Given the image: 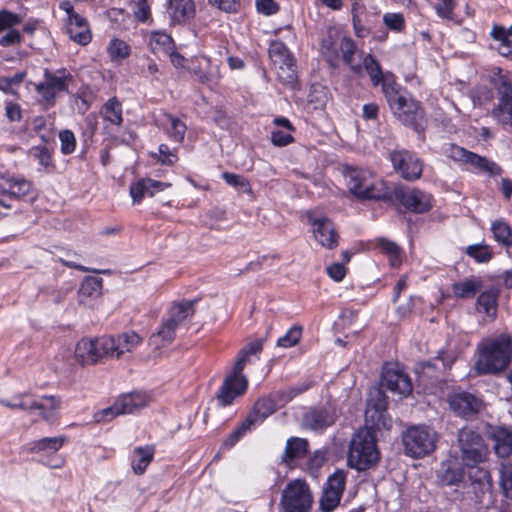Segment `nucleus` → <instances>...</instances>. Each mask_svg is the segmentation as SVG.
I'll return each mask as SVG.
<instances>
[{"mask_svg":"<svg viewBox=\"0 0 512 512\" xmlns=\"http://www.w3.org/2000/svg\"><path fill=\"white\" fill-rule=\"evenodd\" d=\"M384 96L394 116L404 125L422 131L426 125L424 111L412 97L401 92V86L391 78L384 85Z\"/></svg>","mask_w":512,"mask_h":512,"instance_id":"1","label":"nucleus"},{"mask_svg":"<svg viewBox=\"0 0 512 512\" xmlns=\"http://www.w3.org/2000/svg\"><path fill=\"white\" fill-rule=\"evenodd\" d=\"M343 175L349 191L361 200H390L386 182L373 171L346 165Z\"/></svg>","mask_w":512,"mask_h":512,"instance_id":"2","label":"nucleus"},{"mask_svg":"<svg viewBox=\"0 0 512 512\" xmlns=\"http://www.w3.org/2000/svg\"><path fill=\"white\" fill-rule=\"evenodd\" d=\"M479 358L475 369L479 374H495L503 371L512 359V337L500 334L478 345Z\"/></svg>","mask_w":512,"mask_h":512,"instance_id":"3","label":"nucleus"},{"mask_svg":"<svg viewBox=\"0 0 512 512\" xmlns=\"http://www.w3.org/2000/svg\"><path fill=\"white\" fill-rule=\"evenodd\" d=\"M380 453L373 432L359 429L352 437L348 453V464L358 471H365L377 464Z\"/></svg>","mask_w":512,"mask_h":512,"instance_id":"4","label":"nucleus"},{"mask_svg":"<svg viewBox=\"0 0 512 512\" xmlns=\"http://www.w3.org/2000/svg\"><path fill=\"white\" fill-rule=\"evenodd\" d=\"M1 404L11 409L38 410L43 420L53 423L61 405V398L54 395H43L40 399H35L29 394H19L10 401L1 400Z\"/></svg>","mask_w":512,"mask_h":512,"instance_id":"5","label":"nucleus"},{"mask_svg":"<svg viewBox=\"0 0 512 512\" xmlns=\"http://www.w3.org/2000/svg\"><path fill=\"white\" fill-rule=\"evenodd\" d=\"M72 79V75L66 69H59L55 72L45 69L43 80L35 86L39 103L45 109L54 107L57 95L68 92Z\"/></svg>","mask_w":512,"mask_h":512,"instance_id":"6","label":"nucleus"},{"mask_svg":"<svg viewBox=\"0 0 512 512\" xmlns=\"http://www.w3.org/2000/svg\"><path fill=\"white\" fill-rule=\"evenodd\" d=\"M402 440L406 455L421 458L434 451L437 433L425 425L412 426L403 433Z\"/></svg>","mask_w":512,"mask_h":512,"instance_id":"7","label":"nucleus"},{"mask_svg":"<svg viewBox=\"0 0 512 512\" xmlns=\"http://www.w3.org/2000/svg\"><path fill=\"white\" fill-rule=\"evenodd\" d=\"M59 9L65 12L62 18L64 32L75 43L86 46L92 40V33L88 20L75 11L73 4L64 0L59 3Z\"/></svg>","mask_w":512,"mask_h":512,"instance_id":"8","label":"nucleus"},{"mask_svg":"<svg viewBox=\"0 0 512 512\" xmlns=\"http://www.w3.org/2000/svg\"><path fill=\"white\" fill-rule=\"evenodd\" d=\"M313 503V496L309 485L300 479L289 482L284 488L280 509L281 512H309Z\"/></svg>","mask_w":512,"mask_h":512,"instance_id":"9","label":"nucleus"},{"mask_svg":"<svg viewBox=\"0 0 512 512\" xmlns=\"http://www.w3.org/2000/svg\"><path fill=\"white\" fill-rule=\"evenodd\" d=\"M276 409L277 404L271 396L259 398L247 418L224 441V445L229 448L234 446L247 431L261 424L267 417L272 415Z\"/></svg>","mask_w":512,"mask_h":512,"instance_id":"10","label":"nucleus"},{"mask_svg":"<svg viewBox=\"0 0 512 512\" xmlns=\"http://www.w3.org/2000/svg\"><path fill=\"white\" fill-rule=\"evenodd\" d=\"M461 459L465 466L474 468L486 458L487 448L482 436L471 428H463L458 433Z\"/></svg>","mask_w":512,"mask_h":512,"instance_id":"11","label":"nucleus"},{"mask_svg":"<svg viewBox=\"0 0 512 512\" xmlns=\"http://www.w3.org/2000/svg\"><path fill=\"white\" fill-rule=\"evenodd\" d=\"M389 159L394 170L406 180H416L422 175V163L413 152L405 149L393 150L389 152Z\"/></svg>","mask_w":512,"mask_h":512,"instance_id":"12","label":"nucleus"},{"mask_svg":"<svg viewBox=\"0 0 512 512\" xmlns=\"http://www.w3.org/2000/svg\"><path fill=\"white\" fill-rule=\"evenodd\" d=\"M143 338L134 331L120 333L116 336H104L100 343L108 353V358L119 359L124 353L134 351L141 345Z\"/></svg>","mask_w":512,"mask_h":512,"instance_id":"13","label":"nucleus"},{"mask_svg":"<svg viewBox=\"0 0 512 512\" xmlns=\"http://www.w3.org/2000/svg\"><path fill=\"white\" fill-rule=\"evenodd\" d=\"M243 371H238L237 366L234 365L233 370L229 373L217 393V400L221 406L231 405L234 400L242 396L248 387V380L242 374Z\"/></svg>","mask_w":512,"mask_h":512,"instance_id":"14","label":"nucleus"},{"mask_svg":"<svg viewBox=\"0 0 512 512\" xmlns=\"http://www.w3.org/2000/svg\"><path fill=\"white\" fill-rule=\"evenodd\" d=\"M345 484L346 472L344 470H337L328 477L319 501L320 508L324 512H331L339 505Z\"/></svg>","mask_w":512,"mask_h":512,"instance_id":"15","label":"nucleus"},{"mask_svg":"<svg viewBox=\"0 0 512 512\" xmlns=\"http://www.w3.org/2000/svg\"><path fill=\"white\" fill-rule=\"evenodd\" d=\"M307 219L312 227L315 240L327 249H334L338 244V233L332 221L325 216H318L314 212H308Z\"/></svg>","mask_w":512,"mask_h":512,"instance_id":"16","label":"nucleus"},{"mask_svg":"<svg viewBox=\"0 0 512 512\" xmlns=\"http://www.w3.org/2000/svg\"><path fill=\"white\" fill-rule=\"evenodd\" d=\"M393 196L406 209L414 213H425L432 206L431 196L419 189L396 187L393 191Z\"/></svg>","mask_w":512,"mask_h":512,"instance_id":"17","label":"nucleus"},{"mask_svg":"<svg viewBox=\"0 0 512 512\" xmlns=\"http://www.w3.org/2000/svg\"><path fill=\"white\" fill-rule=\"evenodd\" d=\"M188 70L199 83L209 87L216 85L221 78L219 64L212 63L209 57L203 55L195 57Z\"/></svg>","mask_w":512,"mask_h":512,"instance_id":"18","label":"nucleus"},{"mask_svg":"<svg viewBox=\"0 0 512 512\" xmlns=\"http://www.w3.org/2000/svg\"><path fill=\"white\" fill-rule=\"evenodd\" d=\"M104 336L98 338H82L76 344L74 355L81 365H93L103 358H108V353L102 348L101 342Z\"/></svg>","mask_w":512,"mask_h":512,"instance_id":"19","label":"nucleus"},{"mask_svg":"<svg viewBox=\"0 0 512 512\" xmlns=\"http://www.w3.org/2000/svg\"><path fill=\"white\" fill-rule=\"evenodd\" d=\"M338 414L331 405L310 409L303 417V426L314 431H322L331 426Z\"/></svg>","mask_w":512,"mask_h":512,"instance_id":"20","label":"nucleus"},{"mask_svg":"<svg viewBox=\"0 0 512 512\" xmlns=\"http://www.w3.org/2000/svg\"><path fill=\"white\" fill-rule=\"evenodd\" d=\"M497 90L498 105L493 109L492 114L498 122L512 127V85L502 79Z\"/></svg>","mask_w":512,"mask_h":512,"instance_id":"21","label":"nucleus"},{"mask_svg":"<svg viewBox=\"0 0 512 512\" xmlns=\"http://www.w3.org/2000/svg\"><path fill=\"white\" fill-rule=\"evenodd\" d=\"M382 386L403 397L410 395L413 389L411 379L406 373L390 368L385 369L382 374Z\"/></svg>","mask_w":512,"mask_h":512,"instance_id":"22","label":"nucleus"},{"mask_svg":"<svg viewBox=\"0 0 512 512\" xmlns=\"http://www.w3.org/2000/svg\"><path fill=\"white\" fill-rule=\"evenodd\" d=\"M454 361L455 357L452 354L441 351L435 360L419 363L415 371L420 377L436 380L442 371L451 367Z\"/></svg>","mask_w":512,"mask_h":512,"instance_id":"23","label":"nucleus"},{"mask_svg":"<svg viewBox=\"0 0 512 512\" xmlns=\"http://www.w3.org/2000/svg\"><path fill=\"white\" fill-rule=\"evenodd\" d=\"M450 408L460 416L470 417L479 412L482 402L471 393H453L448 398Z\"/></svg>","mask_w":512,"mask_h":512,"instance_id":"24","label":"nucleus"},{"mask_svg":"<svg viewBox=\"0 0 512 512\" xmlns=\"http://www.w3.org/2000/svg\"><path fill=\"white\" fill-rule=\"evenodd\" d=\"M166 13L170 24H185L195 15V3L193 0H168Z\"/></svg>","mask_w":512,"mask_h":512,"instance_id":"25","label":"nucleus"},{"mask_svg":"<svg viewBox=\"0 0 512 512\" xmlns=\"http://www.w3.org/2000/svg\"><path fill=\"white\" fill-rule=\"evenodd\" d=\"M339 50L343 62L353 73L360 75L362 73L361 61L365 55L363 51L357 49L355 41L350 37H343L339 44Z\"/></svg>","mask_w":512,"mask_h":512,"instance_id":"26","label":"nucleus"},{"mask_svg":"<svg viewBox=\"0 0 512 512\" xmlns=\"http://www.w3.org/2000/svg\"><path fill=\"white\" fill-rule=\"evenodd\" d=\"M31 189V182L24 178L0 176V194L20 198L29 194Z\"/></svg>","mask_w":512,"mask_h":512,"instance_id":"27","label":"nucleus"},{"mask_svg":"<svg viewBox=\"0 0 512 512\" xmlns=\"http://www.w3.org/2000/svg\"><path fill=\"white\" fill-rule=\"evenodd\" d=\"M197 300H182L174 303L169 311L167 321L173 324L177 329L185 323V321L191 318L195 312L194 305Z\"/></svg>","mask_w":512,"mask_h":512,"instance_id":"28","label":"nucleus"},{"mask_svg":"<svg viewBox=\"0 0 512 512\" xmlns=\"http://www.w3.org/2000/svg\"><path fill=\"white\" fill-rule=\"evenodd\" d=\"M362 69L364 68L369 75L373 86H382V92L384 93V85L388 78H391L393 82H396L395 76L392 73H383L380 63L375 59L372 54H366L361 61Z\"/></svg>","mask_w":512,"mask_h":512,"instance_id":"29","label":"nucleus"},{"mask_svg":"<svg viewBox=\"0 0 512 512\" xmlns=\"http://www.w3.org/2000/svg\"><path fill=\"white\" fill-rule=\"evenodd\" d=\"M309 443L306 439L291 437L286 442L282 462L291 465L294 461L303 459L308 452Z\"/></svg>","mask_w":512,"mask_h":512,"instance_id":"30","label":"nucleus"},{"mask_svg":"<svg viewBox=\"0 0 512 512\" xmlns=\"http://www.w3.org/2000/svg\"><path fill=\"white\" fill-rule=\"evenodd\" d=\"M468 169L477 173H487L490 176H497L502 173V168L486 157L470 152L465 163Z\"/></svg>","mask_w":512,"mask_h":512,"instance_id":"31","label":"nucleus"},{"mask_svg":"<svg viewBox=\"0 0 512 512\" xmlns=\"http://www.w3.org/2000/svg\"><path fill=\"white\" fill-rule=\"evenodd\" d=\"M148 402V397L144 393L133 392L122 395L116 400V408L118 407L121 414H131L137 410L145 407Z\"/></svg>","mask_w":512,"mask_h":512,"instance_id":"32","label":"nucleus"},{"mask_svg":"<svg viewBox=\"0 0 512 512\" xmlns=\"http://www.w3.org/2000/svg\"><path fill=\"white\" fill-rule=\"evenodd\" d=\"M176 330L173 324L164 320L158 330L150 336L149 345L156 350L170 345L175 339Z\"/></svg>","mask_w":512,"mask_h":512,"instance_id":"33","label":"nucleus"},{"mask_svg":"<svg viewBox=\"0 0 512 512\" xmlns=\"http://www.w3.org/2000/svg\"><path fill=\"white\" fill-rule=\"evenodd\" d=\"M483 282L480 278L472 276L452 284V293L461 299L473 298L482 288Z\"/></svg>","mask_w":512,"mask_h":512,"instance_id":"34","label":"nucleus"},{"mask_svg":"<svg viewBox=\"0 0 512 512\" xmlns=\"http://www.w3.org/2000/svg\"><path fill=\"white\" fill-rule=\"evenodd\" d=\"M154 452V447L150 445L136 447L133 450L131 466L135 474L141 475L146 471L148 465L153 460Z\"/></svg>","mask_w":512,"mask_h":512,"instance_id":"35","label":"nucleus"},{"mask_svg":"<svg viewBox=\"0 0 512 512\" xmlns=\"http://www.w3.org/2000/svg\"><path fill=\"white\" fill-rule=\"evenodd\" d=\"M148 45L155 55L161 53L167 55L175 47L173 38L162 31L151 32L148 37Z\"/></svg>","mask_w":512,"mask_h":512,"instance_id":"36","label":"nucleus"},{"mask_svg":"<svg viewBox=\"0 0 512 512\" xmlns=\"http://www.w3.org/2000/svg\"><path fill=\"white\" fill-rule=\"evenodd\" d=\"M495 453L501 457H508L512 452V432L506 428L498 427L492 432Z\"/></svg>","mask_w":512,"mask_h":512,"instance_id":"37","label":"nucleus"},{"mask_svg":"<svg viewBox=\"0 0 512 512\" xmlns=\"http://www.w3.org/2000/svg\"><path fill=\"white\" fill-rule=\"evenodd\" d=\"M66 436L57 437H46L40 440L34 441L29 445V451L31 453L45 452L47 454L56 453L66 443Z\"/></svg>","mask_w":512,"mask_h":512,"instance_id":"38","label":"nucleus"},{"mask_svg":"<svg viewBox=\"0 0 512 512\" xmlns=\"http://www.w3.org/2000/svg\"><path fill=\"white\" fill-rule=\"evenodd\" d=\"M495 241L506 248L512 247V227L504 220H496L491 224Z\"/></svg>","mask_w":512,"mask_h":512,"instance_id":"39","label":"nucleus"},{"mask_svg":"<svg viewBox=\"0 0 512 512\" xmlns=\"http://www.w3.org/2000/svg\"><path fill=\"white\" fill-rule=\"evenodd\" d=\"M464 469L458 464H448L444 466L443 470L439 474V480L442 485L452 486L458 485L464 480Z\"/></svg>","mask_w":512,"mask_h":512,"instance_id":"40","label":"nucleus"},{"mask_svg":"<svg viewBox=\"0 0 512 512\" xmlns=\"http://www.w3.org/2000/svg\"><path fill=\"white\" fill-rule=\"evenodd\" d=\"M101 114L106 121L113 125L120 126L123 122L122 105L115 97L103 105Z\"/></svg>","mask_w":512,"mask_h":512,"instance_id":"41","label":"nucleus"},{"mask_svg":"<svg viewBox=\"0 0 512 512\" xmlns=\"http://www.w3.org/2000/svg\"><path fill=\"white\" fill-rule=\"evenodd\" d=\"M263 339H256L247 343L238 353L235 366L238 371H243L251 355L259 354L263 349Z\"/></svg>","mask_w":512,"mask_h":512,"instance_id":"42","label":"nucleus"},{"mask_svg":"<svg viewBox=\"0 0 512 512\" xmlns=\"http://www.w3.org/2000/svg\"><path fill=\"white\" fill-rule=\"evenodd\" d=\"M269 56L275 66L285 65L294 60L286 45L281 41H273L269 46Z\"/></svg>","mask_w":512,"mask_h":512,"instance_id":"43","label":"nucleus"},{"mask_svg":"<svg viewBox=\"0 0 512 512\" xmlns=\"http://www.w3.org/2000/svg\"><path fill=\"white\" fill-rule=\"evenodd\" d=\"M376 246L387 255L390 265L397 267L401 263V249L400 247L385 238H378L376 240Z\"/></svg>","mask_w":512,"mask_h":512,"instance_id":"44","label":"nucleus"},{"mask_svg":"<svg viewBox=\"0 0 512 512\" xmlns=\"http://www.w3.org/2000/svg\"><path fill=\"white\" fill-rule=\"evenodd\" d=\"M465 254L477 263H488L493 258V252L486 243L469 245L465 248Z\"/></svg>","mask_w":512,"mask_h":512,"instance_id":"45","label":"nucleus"},{"mask_svg":"<svg viewBox=\"0 0 512 512\" xmlns=\"http://www.w3.org/2000/svg\"><path fill=\"white\" fill-rule=\"evenodd\" d=\"M498 292L495 289L483 291L477 298V306L487 315L496 311Z\"/></svg>","mask_w":512,"mask_h":512,"instance_id":"46","label":"nucleus"},{"mask_svg":"<svg viewBox=\"0 0 512 512\" xmlns=\"http://www.w3.org/2000/svg\"><path fill=\"white\" fill-rule=\"evenodd\" d=\"M320 48L327 62L331 66L336 67L339 62L338 47L330 34L322 39Z\"/></svg>","mask_w":512,"mask_h":512,"instance_id":"47","label":"nucleus"},{"mask_svg":"<svg viewBox=\"0 0 512 512\" xmlns=\"http://www.w3.org/2000/svg\"><path fill=\"white\" fill-rule=\"evenodd\" d=\"M276 67L278 78L283 84L294 85L296 83L297 74L294 60L290 61V63H285V65H278Z\"/></svg>","mask_w":512,"mask_h":512,"instance_id":"48","label":"nucleus"},{"mask_svg":"<svg viewBox=\"0 0 512 512\" xmlns=\"http://www.w3.org/2000/svg\"><path fill=\"white\" fill-rule=\"evenodd\" d=\"M103 280L97 277H86L81 284L79 293L84 296H97L101 293Z\"/></svg>","mask_w":512,"mask_h":512,"instance_id":"49","label":"nucleus"},{"mask_svg":"<svg viewBox=\"0 0 512 512\" xmlns=\"http://www.w3.org/2000/svg\"><path fill=\"white\" fill-rule=\"evenodd\" d=\"M108 53L112 59H125L130 54V47L125 41L114 38L109 43Z\"/></svg>","mask_w":512,"mask_h":512,"instance_id":"50","label":"nucleus"},{"mask_svg":"<svg viewBox=\"0 0 512 512\" xmlns=\"http://www.w3.org/2000/svg\"><path fill=\"white\" fill-rule=\"evenodd\" d=\"M29 154L36 159L39 165L44 169H48L52 166L51 152L46 146L32 147Z\"/></svg>","mask_w":512,"mask_h":512,"instance_id":"51","label":"nucleus"},{"mask_svg":"<svg viewBox=\"0 0 512 512\" xmlns=\"http://www.w3.org/2000/svg\"><path fill=\"white\" fill-rule=\"evenodd\" d=\"M186 125L178 118H170V127L167 129V133L170 139L177 143H181L184 140L186 133Z\"/></svg>","mask_w":512,"mask_h":512,"instance_id":"52","label":"nucleus"},{"mask_svg":"<svg viewBox=\"0 0 512 512\" xmlns=\"http://www.w3.org/2000/svg\"><path fill=\"white\" fill-rule=\"evenodd\" d=\"M130 195L134 203H140L145 195L153 196L149 190L147 179H141L130 186Z\"/></svg>","mask_w":512,"mask_h":512,"instance_id":"53","label":"nucleus"},{"mask_svg":"<svg viewBox=\"0 0 512 512\" xmlns=\"http://www.w3.org/2000/svg\"><path fill=\"white\" fill-rule=\"evenodd\" d=\"M301 334H302V329L301 327H292L290 328L286 334L282 337H280L277 341V345L279 347H283V348H290V347H293L295 346L300 338H301Z\"/></svg>","mask_w":512,"mask_h":512,"instance_id":"54","label":"nucleus"},{"mask_svg":"<svg viewBox=\"0 0 512 512\" xmlns=\"http://www.w3.org/2000/svg\"><path fill=\"white\" fill-rule=\"evenodd\" d=\"M494 40L499 41L504 48L512 46V25L509 28L495 25L491 31Z\"/></svg>","mask_w":512,"mask_h":512,"instance_id":"55","label":"nucleus"},{"mask_svg":"<svg viewBox=\"0 0 512 512\" xmlns=\"http://www.w3.org/2000/svg\"><path fill=\"white\" fill-rule=\"evenodd\" d=\"M25 74L20 72L16 73L15 75L8 77V76H1L0 77V90L4 92L13 93L15 88L18 87L22 81L24 80Z\"/></svg>","mask_w":512,"mask_h":512,"instance_id":"56","label":"nucleus"},{"mask_svg":"<svg viewBox=\"0 0 512 512\" xmlns=\"http://www.w3.org/2000/svg\"><path fill=\"white\" fill-rule=\"evenodd\" d=\"M59 139L61 142V152L64 155L71 154L74 152L76 147V138L72 131L64 130L59 133Z\"/></svg>","mask_w":512,"mask_h":512,"instance_id":"57","label":"nucleus"},{"mask_svg":"<svg viewBox=\"0 0 512 512\" xmlns=\"http://www.w3.org/2000/svg\"><path fill=\"white\" fill-rule=\"evenodd\" d=\"M222 178L226 181L227 184L240 188L242 192H250L251 188L249 182L240 175L224 172L222 174Z\"/></svg>","mask_w":512,"mask_h":512,"instance_id":"58","label":"nucleus"},{"mask_svg":"<svg viewBox=\"0 0 512 512\" xmlns=\"http://www.w3.org/2000/svg\"><path fill=\"white\" fill-rule=\"evenodd\" d=\"M500 474L505 494L512 499V464H502Z\"/></svg>","mask_w":512,"mask_h":512,"instance_id":"59","label":"nucleus"},{"mask_svg":"<svg viewBox=\"0 0 512 512\" xmlns=\"http://www.w3.org/2000/svg\"><path fill=\"white\" fill-rule=\"evenodd\" d=\"M434 9L439 17L444 19H451L455 6L454 0H436Z\"/></svg>","mask_w":512,"mask_h":512,"instance_id":"60","label":"nucleus"},{"mask_svg":"<svg viewBox=\"0 0 512 512\" xmlns=\"http://www.w3.org/2000/svg\"><path fill=\"white\" fill-rule=\"evenodd\" d=\"M21 22L19 15L7 10L0 11V31L13 29L14 26Z\"/></svg>","mask_w":512,"mask_h":512,"instance_id":"61","label":"nucleus"},{"mask_svg":"<svg viewBox=\"0 0 512 512\" xmlns=\"http://www.w3.org/2000/svg\"><path fill=\"white\" fill-rule=\"evenodd\" d=\"M383 21L388 28L394 31H402L405 26V20L400 13H387L383 16Z\"/></svg>","mask_w":512,"mask_h":512,"instance_id":"62","label":"nucleus"},{"mask_svg":"<svg viewBox=\"0 0 512 512\" xmlns=\"http://www.w3.org/2000/svg\"><path fill=\"white\" fill-rule=\"evenodd\" d=\"M21 34L18 30L8 29L0 31V46L9 47L20 43Z\"/></svg>","mask_w":512,"mask_h":512,"instance_id":"63","label":"nucleus"},{"mask_svg":"<svg viewBox=\"0 0 512 512\" xmlns=\"http://www.w3.org/2000/svg\"><path fill=\"white\" fill-rule=\"evenodd\" d=\"M122 415L119 408H116V402L105 409H102L94 414V420L98 423L111 421L114 417Z\"/></svg>","mask_w":512,"mask_h":512,"instance_id":"64","label":"nucleus"}]
</instances>
